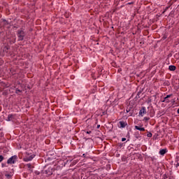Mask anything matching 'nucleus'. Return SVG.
<instances>
[{"label":"nucleus","mask_w":179,"mask_h":179,"mask_svg":"<svg viewBox=\"0 0 179 179\" xmlns=\"http://www.w3.org/2000/svg\"><path fill=\"white\" fill-rule=\"evenodd\" d=\"M4 159L5 157L2 155H0V163L2 162Z\"/></svg>","instance_id":"4468645a"},{"label":"nucleus","mask_w":179,"mask_h":179,"mask_svg":"<svg viewBox=\"0 0 179 179\" xmlns=\"http://www.w3.org/2000/svg\"><path fill=\"white\" fill-rule=\"evenodd\" d=\"M150 120V117H144V119L143 120H145V122H148Z\"/></svg>","instance_id":"2eb2a0df"},{"label":"nucleus","mask_w":179,"mask_h":179,"mask_svg":"<svg viewBox=\"0 0 179 179\" xmlns=\"http://www.w3.org/2000/svg\"><path fill=\"white\" fill-rule=\"evenodd\" d=\"M1 167L2 168L7 167L6 164H1Z\"/></svg>","instance_id":"6ab92c4d"},{"label":"nucleus","mask_w":179,"mask_h":179,"mask_svg":"<svg viewBox=\"0 0 179 179\" xmlns=\"http://www.w3.org/2000/svg\"><path fill=\"white\" fill-rule=\"evenodd\" d=\"M126 112H127V113H129V109H127Z\"/></svg>","instance_id":"393cba45"},{"label":"nucleus","mask_w":179,"mask_h":179,"mask_svg":"<svg viewBox=\"0 0 179 179\" xmlns=\"http://www.w3.org/2000/svg\"><path fill=\"white\" fill-rule=\"evenodd\" d=\"M5 177L8 179H10L12 178V175H10V173H6Z\"/></svg>","instance_id":"ddd939ff"},{"label":"nucleus","mask_w":179,"mask_h":179,"mask_svg":"<svg viewBox=\"0 0 179 179\" xmlns=\"http://www.w3.org/2000/svg\"><path fill=\"white\" fill-rule=\"evenodd\" d=\"M169 8H170L169 6H167V7L165 8V10H164L163 14H164V13H166V12L169 10Z\"/></svg>","instance_id":"f3484780"},{"label":"nucleus","mask_w":179,"mask_h":179,"mask_svg":"<svg viewBox=\"0 0 179 179\" xmlns=\"http://www.w3.org/2000/svg\"><path fill=\"white\" fill-rule=\"evenodd\" d=\"M87 134H92V131H87Z\"/></svg>","instance_id":"412c9836"},{"label":"nucleus","mask_w":179,"mask_h":179,"mask_svg":"<svg viewBox=\"0 0 179 179\" xmlns=\"http://www.w3.org/2000/svg\"><path fill=\"white\" fill-rule=\"evenodd\" d=\"M100 127H101V125H100V124H97L96 128H97V129H99Z\"/></svg>","instance_id":"5701e85b"},{"label":"nucleus","mask_w":179,"mask_h":179,"mask_svg":"<svg viewBox=\"0 0 179 179\" xmlns=\"http://www.w3.org/2000/svg\"><path fill=\"white\" fill-rule=\"evenodd\" d=\"M13 114H9V115H8V117H7V119H6V121L10 122V121L13 120Z\"/></svg>","instance_id":"9b49d317"},{"label":"nucleus","mask_w":179,"mask_h":179,"mask_svg":"<svg viewBox=\"0 0 179 179\" xmlns=\"http://www.w3.org/2000/svg\"><path fill=\"white\" fill-rule=\"evenodd\" d=\"M123 146V143H120V145H119V147H120V148H122Z\"/></svg>","instance_id":"b1692460"},{"label":"nucleus","mask_w":179,"mask_h":179,"mask_svg":"<svg viewBox=\"0 0 179 179\" xmlns=\"http://www.w3.org/2000/svg\"><path fill=\"white\" fill-rule=\"evenodd\" d=\"M147 136L148 137V138H152V133H148V134H147Z\"/></svg>","instance_id":"a211bd4d"},{"label":"nucleus","mask_w":179,"mask_h":179,"mask_svg":"<svg viewBox=\"0 0 179 179\" xmlns=\"http://www.w3.org/2000/svg\"><path fill=\"white\" fill-rule=\"evenodd\" d=\"M178 162H179V156H176V163H178Z\"/></svg>","instance_id":"dca6fc26"},{"label":"nucleus","mask_w":179,"mask_h":179,"mask_svg":"<svg viewBox=\"0 0 179 179\" xmlns=\"http://www.w3.org/2000/svg\"><path fill=\"white\" fill-rule=\"evenodd\" d=\"M127 141V138H122V142H124V141Z\"/></svg>","instance_id":"aec40b11"},{"label":"nucleus","mask_w":179,"mask_h":179,"mask_svg":"<svg viewBox=\"0 0 179 179\" xmlns=\"http://www.w3.org/2000/svg\"><path fill=\"white\" fill-rule=\"evenodd\" d=\"M25 36H26V34H25L24 31L23 30V29H20L17 30V36L18 38V41H24Z\"/></svg>","instance_id":"f257e3e1"},{"label":"nucleus","mask_w":179,"mask_h":179,"mask_svg":"<svg viewBox=\"0 0 179 179\" xmlns=\"http://www.w3.org/2000/svg\"><path fill=\"white\" fill-rule=\"evenodd\" d=\"M173 96V94H168L165 97H164V99L162 101V103H170V99Z\"/></svg>","instance_id":"7ed1b4c3"},{"label":"nucleus","mask_w":179,"mask_h":179,"mask_svg":"<svg viewBox=\"0 0 179 179\" xmlns=\"http://www.w3.org/2000/svg\"><path fill=\"white\" fill-rule=\"evenodd\" d=\"M127 126V122L125 121H120L118 127L120 129H124Z\"/></svg>","instance_id":"20e7f679"},{"label":"nucleus","mask_w":179,"mask_h":179,"mask_svg":"<svg viewBox=\"0 0 179 179\" xmlns=\"http://www.w3.org/2000/svg\"><path fill=\"white\" fill-rule=\"evenodd\" d=\"M169 71H175L176 69H177V67H176V66H174V65H170V66H169Z\"/></svg>","instance_id":"1a4fd4ad"},{"label":"nucleus","mask_w":179,"mask_h":179,"mask_svg":"<svg viewBox=\"0 0 179 179\" xmlns=\"http://www.w3.org/2000/svg\"><path fill=\"white\" fill-rule=\"evenodd\" d=\"M135 129H136V130L140 131H145V127H140L138 126V125H136V126H135Z\"/></svg>","instance_id":"9d476101"},{"label":"nucleus","mask_w":179,"mask_h":179,"mask_svg":"<svg viewBox=\"0 0 179 179\" xmlns=\"http://www.w3.org/2000/svg\"><path fill=\"white\" fill-rule=\"evenodd\" d=\"M26 166L28 168L29 171L32 169V165L31 164H27Z\"/></svg>","instance_id":"f8f14e48"},{"label":"nucleus","mask_w":179,"mask_h":179,"mask_svg":"<svg viewBox=\"0 0 179 179\" xmlns=\"http://www.w3.org/2000/svg\"><path fill=\"white\" fill-rule=\"evenodd\" d=\"M83 157H86V155L85 154H83Z\"/></svg>","instance_id":"a878e982"},{"label":"nucleus","mask_w":179,"mask_h":179,"mask_svg":"<svg viewBox=\"0 0 179 179\" xmlns=\"http://www.w3.org/2000/svg\"><path fill=\"white\" fill-rule=\"evenodd\" d=\"M167 152H169L167 148L160 149L159 151V154L162 156H164V155H166Z\"/></svg>","instance_id":"6e6552de"},{"label":"nucleus","mask_w":179,"mask_h":179,"mask_svg":"<svg viewBox=\"0 0 179 179\" xmlns=\"http://www.w3.org/2000/svg\"><path fill=\"white\" fill-rule=\"evenodd\" d=\"M44 173L48 175V176H52L53 174L52 168H48L45 171H44Z\"/></svg>","instance_id":"39448f33"},{"label":"nucleus","mask_w":179,"mask_h":179,"mask_svg":"<svg viewBox=\"0 0 179 179\" xmlns=\"http://www.w3.org/2000/svg\"><path fill=\"white\" fill-rule=\"evenodd\" d=\"M34 157H35V155H31L24 157V161L26 162H28L32 161Z\"/></svg>","instance_id":"0eeeda50"},{"label":"nucleus","mask_w":179,"mask_h":179,"mask_svg":"<svg viewBox=\"0 0 179 179\" xmlns=\"http://www.w3.org/2000/svg\"><path fill=\"white\" fill-rule=\"evenodd\" d=\"M179 166V162H176V167Z\"/></svg>","instance_id":"4be33fe9"},{"label":"nucleus","mask_w":179,"mask_h":179,"mask_svg":"<svg viewBox=\"0 0 179 179\" xmlns=\"http://www.w3.org/2000/svg\"><path fill=\"white\" fill-rule=\"evenodd\" d=\"M177 113L179 114V108L177 110Z\"/></svg>","instance_id":"bb28decb"},{"label":"nucleus","mask_w":179,"mask_h":179,"mask_svg":"<svg viewBox=\"0 0 179 179\" xmlns=\"http://www.w3.org/2000/svg\"><path fill=\"white\" fill-rule=\"evenodd\" d=\"M18 160L17 155H15L9 157L7 160L8 164H15Z\"/></svg>","instance_id":"f03ea898"},{"label":"nucleus","mask_w":179,"mask_h":179,"mask_svg":"<svg viewBox=\"0 0 179 179\" xmlns=\"http://www.w3.org/2000/svg\"><path fill=\"white\" fill-rule=\"evenodd\" d=\"M173 103H176V101L175 100H173V101H172Z\"/></svg>","instance_id":"cd10ccee"},{"label":"nucleus","mask_w":179,"mask_h":179,"mask_svg":"<svg viewBox=\"0 0 179 179\" xmlns=\"http://www.w3.org/2000/svg\"><path fill=\"white\" fill-rule=\"evenodd\" d=\"M146 114V107L143 106L139 111V115L143 117V115Z\"/></svg>","instance_id":"423d86ee"}]
</instances>
